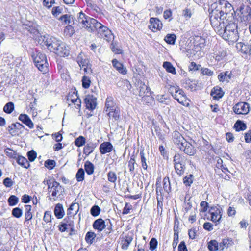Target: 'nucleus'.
<instances>
[{
    "label": "nucleus",
    "mask_w": 251,
    "mask_h": 251,
    "mask_svg": "<svg viewBox=\"0 0 251 251\" xmlns=\"http://www.w3.org/2000/svg\"><path fill=\"white\" fill-rule=\"evenodd\" d=\"M173 162L174 165L184 163L183 161L182 156L179 153H176L175 155V156H174Z\"/></svg>",
    "instance_id": "603ef678"
},
{
    "label": "nucleus",
    "mask_w": 251,
    "mask_h": 251,
    "mask_svg": "<svg viewBox=\"0 0 251 251\" xmlns=\"http://www.w3.org/2000/svg\"><path fill=\"white\" fill-rule=\"evenodd\" d=\"M237 48H240V50L241 52L244 53H247L248 51V50L249 49L250 47L247 45L243 44L242 43H239L237 45Z\"/></svg>",
    "instance_id": "5fc2aeb1"
},
{
    "label": "nucleus",
    "mask_w": 251,
    "mask_h": 251,
    "mask_svg": "<svg viewBox=\"0 0 251 251\" xmlns=\"http://www.w3.org/2000/svg\"><path fill=\"white\" fill-rule=\"evenodd\" d=\"M135 164V160L134 159V155H132L131 157L130 158V159L128 161V168L129 171L131 172H132L134 170V165Z\"/></svg>",
    "instance_id": "6e6d98bb"
},
{
    "label": "nucleus",
    "mask_w": 251,
    "mask_h": 251,
    "mask_svg": "<svg viewBox=\"0 0 251 251\" xmlns=\"http://www.w3.org/2000/svg\"><path fill=\"white\" fill-rule=\"evenodd\" d=\"M163 66L168 72L171 73L173 74H176L175 68L170 62L167 61L164 62L163 63Z\"/></svg>",
    "instance_id": "4c0bfd02"
},
{
    "label": "nucleus",
    "mask_w": 251,
    "mask_h": 251,
    "mask_svg": "<svg viewBox=\"0 0 251 251\" xmlns=\"http://www.w3.org/2000/svg\"><path fill=\"white\" fill-rule=\"evenodd\" d=\"M63 221H64V222H62L58 226L59 230L61 232H64L67 229V224L66 222H67L66 218H65L63 220Z\"/></svg>",
    "instance_id": "774afa93"
},
{
    "label": "nucleus",
    "mask_w": 251,
    "mask_h": 251,
    "mask_svg": "<svg viewBox=\"0 0 251 251\" xmlns=\"http://www.w3.org/2000/svg\"><path fill=\"white\" fill-rule=\"evenodd\" d=\"M107 179L109 182L115 183L117 179L116 174L114 172L109 171L107 174Z\"/></svg>",
    "instance_id": "a18cd8bd"
},
{
    "label": "nucleus",
    "mask_w": 251,
    "mask_h": 251,
    "mask_svg": "<svg viewBox=\"0 0 251 251\" xmlns=\"http://www.w3.org/2000/svg\"><path fill=\"white\" fill-rule=\"evenodd\" d=\"M138 91L139 96L142 98L143 100H145L146 99H148V100H152L150 89L145 83L141 82L139 84Z\"/></svg>",
    "instance_id": "6e6552de"
},
{
    "label": "nucleus",
    "mask_w": 251,
    "mask_h": 251,
    "mask_svg": "<svg viewBox=\"0 0 251 251\" xmlns=\"http://www.w3.org/2000/svg\"><path fill=\"white\" fill-rule=\"evenodd\" d=\"M25 220L26 221H29L32 218V214L31 212V206L29 205H25Z\"/></svg>",
    "instance_id": "a19ab883"
},
{
    "label": "nucleus",
    "mask_w": 251,
    "mask_h": 251,
    "mask_svg": "<svg viewBox=\"0 0 251 251\" xmlns=\"http://www.w3.org/2000/svg\"><path fill=\"white\" fill-rule=\"evenodd\" d=\"M45 45L47 46L48 49L51 52H54L56 48L58 47V44L60 42L54 37H44L43 39Z\"/></svg>",
    "instance_id": "1a4fd4ad"
},
{
    "label": "nucleus",
    "mask_w": 251,
    "mask_h": 251,
    "mask_svg": "<svg viewBox=\"0 0 251 251\" xmlns=\"http://www.w3.org/2000/svg\"><path fill=\"white\" fill-rule=\"evenodd\" d=\"M224 94L222 88L218 86L214 87L211 92V95L215 100H218L221 98Z\"/></svg>",
    "instance_id": "b1692460"
},
{
    "label": "nucleus",
    "mask_w": 251,
    "mask_h": 251,
    "mask_svg": "<svg viewBox=\"0 0 251 251\" xmlns=\"http://www.w3.org/2000/svg\"><path fill=\"white\" fill-rule=\"evenodd\" d=\"M172 139L174 143L176 144L178 148H180L182 144H183L186 140L182 135L177 131H175L172 133Z\"/></svg>",
    "instance_id": "f3484780"
},
{
    "label": "nucleus",
    "mask_w": 251,
    "mask_h": 251,
    "mask_svg": "<svg viewBox=\"0 0 251 251\" xmlns=\"http://www.w3.org/2000/svg\"><path fill=\"white\" fill-rule=\"evenodd\" d=\"M55 164L54 160L48 159L45 162V166L51 170L55 167Z\"/></svg>",
    "instance_id": "4d7b16f0"
},
{
    "label": "nucleus",
    "mask_w": 251,
    "mask_h": 251,
    "mask_svg": "<svg viewBox=\"0 0 251 251\" xmlns=\"http://www.w3.org/2000/svg\"><path fill=\"white\" fill-rule=\"evenodd\" d=\"M120 110L118 108L115 110H111L107 113L108 116L111 118L112 117L115 120H118L120 118Z\"/></svg>",
    "instance_id": "58836bf2"
},
{
    "label": "nucleus",
    "mask_w": 251,
    "mask_h": 251,
    "mask_svg": "<svg viewBox=\"0 0 251 251\" xmlns=\"http://www.w3.org/2000/svg\"><path fill=\"white\" fill-rule=\"evenodd\" d=\"M111 49L112 51L115 54H122V50L120 48H119L118 45L116 43H112L111 44Z\"/></svg>",
    "instance_id": "864d4df0"
},
{
    "label": "nucleus",
    "mask_w": 251,
    "mask_h": 251,
    "mask_svg": "<svg viewBox=\"0 0 251 251\" xmlns=\"http://www.w3.org/2000/svg\"><path fill=\"white\" fill-rule=\"evenodd\" d=\"M221 23L220 25H212L218 34L228 42H235L239 39L237 25L234 23Z\"/></svg>",
    "instance_id": "f03ea898"
},
{
    "label": "nucleus",
    "mask_w": 251,
    "mask_h": 251,
    "mask_svg": "<svg viewBox=\"0 0 251 251\" xmlns=\"http://www.w3.org/2000/svg\"><path fill=\"white\" fill-rule=\"evenodd\" d=\"M150 25L149 27L152 30L153 29L160 30L162 27V24L161 21L157 18H151L150 20Z\"/></svg>",
    "instance_id": "6ab92c4d"
},
{
    "label": "nucleus",
    "mask_w": 251,
    "mask_h": 251,
    "mask_svg": "<svg viewBox=\"0 0 251 251\" xmlns=\"http://www.w3.org/2000/svg\"><path fill=\"white\" fill-rule=\"evenodd\" d=\"M19 120L22 121L24 124L28 126L30 128H33L34 127V125L33 122L31 121L30 118L25 114H21L19 115Z\"/></svg>",
    "instance_id": "393cba45"
},
{
    "label": "nucleus",
    "mask_w": 251,
    "mask_h": 251,
    "mask_svg": "<svg viewBox=\"0 0 251 251\" xmlns=\"http://www.w3.org/2000/svg\"><path fill=\"white\" fill-rule=\"evenodd\" d=\"M211 216V220L213 222H219L222 218V208L220 206L211 207L209 211Z\"/></svg>",
    "instance_id": "9b49d317"
},
{
    "label": "nucleus",
    "mask_w": 251,
    "mask_h": 251,
    "mask_svg": "<svg viewBox=\"0 0 251 251\" xmlns=\"http://www.w3.org/2000/svg\"><path fill=\"white\" fill-rule=\"evenodd\" d=\"M238 15L242 21L248 22L251 20V8L248 5H241L239 8Z\"/></svg>",
    "instance_id": "0eeeda50"
},
{
    "label": "nucleus",
    "mask_w": 251,
    "mask_h": 251,
    "mask_svg": "<svg viewBox=\"0 0 251 251\" xmlns=\"http://www.w3.org/2000/svg\"><path fill=\"white\" fill-rule=\"evenodd\" d=\"M106 226V222L101 218L96 220L93 224V227L99 232L102 231Z\"/></svg>",
    "instance_id": "aec40b11"
},
{
    "label": "nucleus",
    "mask_w": 251,
    "mask_h": 251,
    "mask_svg": "<svg viewBox=\"0 0 251 251\" xmlns=\"http://www.w3.org/2000/svg\"><path fill=\"white\" fill-rule=\"evenodd\" d=\"M233 244V241L231 239H224L219 244V250H223L224 248H227L230 247Z\"/></svg>",
    "instance_id": "cd10ccee"
},
{
    "label": "nucleus",
    "mask_w": 251,
    "mask_h": 251,
    "mask_svg": "<svg viewBox=\"0 0 251 251\" xmlns=\"http://www.w3.org/2000/svg\"><path fill=\"white\" fill-rule=\"evenodd\" d=\"M163 189L168 194L171 192L170 181L168 176H166L163 178Z\"/></svg>",
    "instance_id": "f704fd0d"
},
{
    "label": "nucleus",
    "mask_w": 251,
    "mask_h": 251,
    "mask_svg": "<svg viewBox=\"0 0 251 251\" xmlns=\"http://www.w3.org/2000/svg\"><path fill=\"white\" fill-rule=\"evenodd\" d=\"M100 212V209L98 205L93 206L90 210L91 215L94 217L98 216Z\"/></svg>",
    "instance_id": "3c124183"
},
{
    "label": "nucleus",
    "mask_w": 251,
    "mask_h": 251,
    "mask_svg": "<svg viewBox=\"0 0 251 251\" xmlns=\"http://www.w3.org/2000/svg\"><path fill=\"white\" fill-rule=\"evenodd\" d=\"M79 209V204L76 203H72L70 207L68 208V210L70 211H73L75 210V213L73 214L74 215H75L77 212H78Z\"/></svg>",
    "instance_id": "338daca9"
},
{
    "label": "nucleus",
    "mask_w": 251,
    "mask_h": 251,
    "mask_svg": "<svg viewBox=\"0 0 251 251\" xmlns=\"http://www.w3.org/2000/svg\"><path fill=\"white\" fill-rule=\"evenodd\" d=\"M59 20L63 22L65 24L72 25H75V22L73 17L69 15L65 14L61 16Z\"/></svg>",
    "instance_id": "bb28decb"
},
{
    "label": "nucleus",
    "mask_w": 251,
    "mask_h": 251,
    "mask_svg": "<svg viewBox=\"0 0 251 251\" xmlns=\"http://www.w3.org/2000/svg\"><path fill=\"white\" fill-rule=\"evenodd\" d=\"M179 149L189 155H193L196 153L195 147L189 142L186 141L181 145Z\"/></svg>",
    "instance_id": "2eb2a0df"
},
{
    "label": "nucleus",
    "mask_w": 251,
    "mask_h": 251,
    "mask_svg": "<svg viewBox=\"0 0 251 251\" xmlns=\"http://www.w3.org/2000/svg\"><path fill=\"white\" fill-rule=\"evenodd\" d=\"M77 61L79 66L82 68L84 72L88 73H92V70L90 67V64L89 63V60L84 56L83 58V55L80 53L77 58Z\"/></svg>",
    "instance_id": "9d476101"
},
{
    "label": "nucleus",
    "mask_w": 251,
    "mask_h": 251,
    "mask_svg": "<svg viewBox=\"0 0 251 251\" xmlns=\"http://www.w3.org/2000/svg\"><path fill=\"white\" fill-rule=\"evenodd\" d=\"M46 182L48 192L51 193V196L53 197V200L56 201L58 196L62 194L64 188L60 185L59 183L54 180H47Z\"/></svg>",
    "instance_id": "20e7f679"
},
{
    "label": "nucleus",
    "mask_w": 251,
    "mask_h": 251,
    "mask_svg": "<svg viewBox=\"0 0 251 251\" xmlns=\"http://www.w3.org/2000/svg\"><path fill=\"white\" fill-rule=\"evenodd\" d=\"M158 242L156 238H152L151 239V241H150V249L151 251L154 250L157 246Z\"/></svg>",
    "instance_id": "bf43d9fd"
},
{
    "label": "nucleus",
    "mask_w": 251,
    "mask_h": 251,
    "mask_svg": "<svg viewBox=\"0 0 251 251\" xmlns=\"http://www.w3.org/2000/svg\"><path fill=\"white\" fill-rule=\"evenodd\" d=\"M96 237V234L94 232L89 231L86 233L85 239L87 243L92 244Z\"/></svg>",
    "instance_id": "e433bc0d"
},
{
    "label": "nucleus",
    "mask_w": 251,
    "mask_h": 251,
    "mask_svg": "<svg viewBox=\"0 0 251 251\" xmlns=\"http://www.w3.org/2000/svg\"><path fill=\"white\" fill-rule=\"evenodd\" d=\"M140 156H141V160L142 167L144 170H147L148 168V165L147 163V159L149 157V155H146L143 151H142L140 152Z\"/></svg>",
    "instance_id": "72a5a7b5"
},
{
    "label": "nucleus",
    "mask_w": 251,
    "mask_h": 251,
    "mask_svg": "<svg viewBox=\"0 0 251 251\" xmlns=\"http://www.w3.org/2000/svg\"><path fill=\"white\" fill-rule=\"evenodd\" d=\"M234 112L237 114H248L250 111L249 104L246 102H239L233 108Z\"/></svg>",
    "instance_id": "f8f14e48"
},
{
    "label": "nucleus",
    "mask_w": 251,
    "mask_h": 251,
    "mask_svg": "<svg viewBox=\"0 0 251 251\" xmlns=\"http://www.w3.org/2000/svg\"><path fill=\"white\" fill-rule=\"evenodd\" d=\"M165 41L168 44H174L176 40V36L175 34H168L164 38Z\"/></svg>",
    "instance_id": "c03bdc74"
},
{
    "label": "nucleus",
    "mask_w": 251,
    "mask_h": 251,
    "mask_svg": "<svg viewBox=\"0 0 251 251\" xmlns=\"http://www.w3.org/2000/svg\"><path fill=\"white\" fill-rule=\"evenodd\" d=\"M200 70L203 75L211 76L213 74V72L208 68H203L201 67Z\"/></svg>",
    "instance_id": "0e129e2a"
},
{
    "label": "nucleus",
    "mask_w": 251,
    "mask_h": 251,
    "mask_svg": "<svg viewBox=\"0 0 251 251\" xmlns=\"http://www.w3.org/2000/svg\"><path fill=\"white\" fill-rule=\"evenodd\" d=\"M64 33L70 36H72L74 33V30L72 25H69L66 26L64 29Z\"/></svg>",
    "instance_id": "69168bd1"
},
{
    "label": "nucleus",
    "mask_w": 251,
    "mask_h": 251,
    "mask_svg": "<svg viewBox=\"0 0 251 251\" xmlns=\"http://www.w3.org/2000/svg\"><path fill=\"white\" fill-rule=\"evenodd\" d=\"M24 128L25 127L23 125L17 122L9 126L8 127V130L10 134L12 136H14L17 133V130H21L22 128Z\"/></svg>",
    "instance_id": "5701e85b"
},
{
    "label": "nucleus",
    "mask_w": 251,
    "mask_h": 251,
    "mask_svg": "<svg viewBox=\"0 0 251 251\" xmlns=\"http://www.w3.org/2000/svg\"><path fill=\"white\" fill-rule=\"evenodd\" d=\"M96 147V145L93 143H90L87 144L84 148V153L87 155H88L93 152L94 149Z\"/></svg>",
    "instance_id": "473e14b6"
},
{
    "label": "nucleus",
    "mask_w": 251,
    "mask_h": 251,
    "mask_svg": "<svg viewBox=\"0 0 251 251\" xmlns=\"http://www.w3.org/2000/svg\"><path fill=\"white\" fill-rule=\"evenodd\" d=\"M208 248L210 251H216L219 249V244L215 240H211L208 243Z\"/></svg>",
    "instance_id": "c9c22d12"
},
{
    "label": "nucleus",
    "mask_w": 251,
    "mask_h": 251,
    "mask_svg": "<svg viewBox=\"0 0 251 251\" xmlns=\"http://www.w3.org/2000/svg\"><path fill=\"white\" fill-rule=\"evenodd\" d=\"M156 199L158 203L163 200V190L159 186L156 188Z\"/></svg>",
    "instance_id": "09e8293b"
},
{
    "label": "nucleus",
    "mask_w": 251,
    "mask_h": 251,
    "mask_svg": "<svg viewBox=\"0 0 251 251\" xmlns=\"http://www.w3.org/2000/svg\"><path fill=\"white\" fill-rule=\"evenodd\" d=\"M118 108L119 107L114 102V99L112 97H109L106 99L105 104V108L106 109V111L109 112L111 110H115V109Z\"/></svg>",
    "instance_id": "412c9836"
},
{
    "label": "nucleus",
    "mask_w": 251,
    "mask_h": 251,
    "mask_svg": "<svg viewBox=\"0 0 251 251\" xmlns=\"http://www.w3.org/2000/svg\"><path fill=\"white\" fill-rule=\"evenodd\" d=\"M210 20L212 25H220L221 23L227 22V18L232 15L231 12L233 7L226 0H219L211 5Z\"/></svg>",
    "instance_id": "f257e3e1"
},
{
    "label": "nucleus",
    "mask_w": 251,
    "mask_h": 251,
    "mask_svg": "<svg viewBox=\"0 0 251 251\" xmlns=\"http://www.w3.org/2000/svg\"><path fill=\"white\" fill-rule=\"evenodd\" d=\"M27 157L29 160L32 162L36 159L37 153L34 151L31 150L27 152Z\"/></svg>",
    "instance_id": "052dcab7"
},
{
    "label": "nucleus",
    "mask_w": 251,
    "mask_h": 251,
    "mask_svg": "<svg viewBox=\"0 0 251 251\" xmlns=\"http://www.w3.org/2000/svg\"><path fill=\"white\" fill-rule=\"evenodd\" d=\"M54 214L58 219H61L64 215V211L62 204L60 203L57 204L54 208Z\"/></svg>",
    "instance_id": "a878e982"
},
{
    "label": "nucleus",
    "mask_w": 251,
    "mask_h": 251,
    "mask_svg": "<svg viewBox=\"0 0 251 251\" xmlns=\"http://www.w3.org/2000/svg\"><path fill=\"white\" fill-rule=\"evenodd\" d=\"M87 109L93 110L97 106V98L93 95H87L84 99Z\"/></svg>",
    "instance_id": "4468645a"
},
{
    "label": "nucleus",
    "mask_w": 251,
    "mask_h": 251,
    "mask_svg": "<svg viewBox=\"0 0 251 251\" xmlns=\"http://www.w3.org/2000/svg\"><path fill=\"white\" fill-rule=\"evenodd\" d=\"M90 23L91 25L89 27L88 32H96L99 37L103 38L108 42L113 38L111 30L106 26L98 22L96 19L91 20Z\"/></svg>",
    "instance_id": "7ed1b4c3"
},
{
    "label": "nucleus",
    "mask_w": 251,
    "mask_h": 251,
    "mask_svg": "<svg viewBox=\"0 0 251 251\" xmlns=\"http://www.w3.org/2000/svg\"><path fill=\"white\" fill-rule=\"evenodd\" d=\"M14 108V103L12 102H8L4 107L3 110L6 113H11Z\"/></svg>",
    "instance_id": "de8ad7c7"
},
{
    "label": "nucleus",
    "mask_w": 251,
    "mask_h": 251,
    "mask_svg": "<svg viewBox=\"0 0 251 251\" xmlns=\"http://www.w3.org/2000/svg\"><path fill=\"white\" fill-rule=\"evenodd\" d=\"M17 162L21 166L24 167L25 168H28L29 166V163L28 160L24 157L22 156H18L16 158Z\"/></svg>",
    "instance_id": "c756f323"
},
{
    "label": "nucleus",
    "mask_w": 251,
    "mask_h": 251,
    "mask_svg": "<svg viewBox=\"0 0 251 251\" xmlns=\"http://www.w3.org/2000/svg\"><path fill=\"white\" fill-rule=\"evenodd\" d=\"M43 220L46 223L51 222V214L50 211H47L45 212Z\"/></svg>",
    "instance_id": "e2e57ef3"
},
{
    "label": "nucleus",
    "mask_w": 251,
    "mask_h": 251,
    "mask_svg": "<svg viewBox=\"0 0 251 251\" xmlns=\"http://www.w3.org/2000/svg\"><path fill=\"white\" fill-rule=\"evenodd\" d=\"M84 171L82 168L78 169L76 174V178L77 181L78 182L82 181L84 178Z\"/></svg>",
    "instance_id": "49530a36"
},
{
    "label": "nucleus",
    "mask_w": 251,
    "mask_h": 251,
    "mask_svg": "<svg viewBox=\"0 0 251 251\" xmlns=\"http://www.w3.org/2000/svg\"><path fill=\"white\" fill-rule=\"evenodd\" d=\"M84 168L86 172L89 175H91L94 173V165L89 161H87L84 164Z\"/></svg>",
    "instance_id": "2f4dec72"
},
{
    "label": "nucleus",
    "mask_w": 251,
    "mask_h": 251,
    "mask_svg": "<svg viewBox=\"0 0 251 251\" xmlns=\"http://www.w3.org/2000/svg\"><path fill=\"white\" fill-rule=\"evenodd\" d=\"M173 98L183 105L187 106L189 104L187 102L186 96L182 89H180L176 94H174Z\"/></svg>",
    "instance_id": "a211bd4d"
},
{
    "label": "nucleus",
    "mask_w": 251,
    "mask_h": 251,
    "mask_svg": "<svg viewBox=\"0 0 251 251\" xmlns=\"http://www.w3.org/2000/svg\"><path fill=\"white\" fill-rule=\"evenodd\" d=\"M234 127L237 131L244 130L247 127L246 124L240 120H238L235 123Z\"/></svg>",
    "instance_id": "ea45409f"
},
{
    "label": "nucleus",
    "mask_w": 251,
    "mask_h": 251,
    "mask_svg": "<svg viewBox=\"0 0 251 251\" xmlns=\"http://www.w3.org/2000/svg\"><path fill=\"white\" fill-rule=\"evenodd\" d=\"M192 176L193 175L190 174L183 178V183L186 186H190L193 183Z\"/></svg>",
    "instance_id": "13d9d810"
},
{
    "label": "nucleus",
    "mask_w": 251,
    "mask_h": 251,
    "mask_svg": "<svg viewBox=\"0 0 251 251\" xmlns=\"http://www.w3.org/2000/svg\"><path fill=\"white\" fill-rule=\"evenodd\" d=\"M174 168L177 175L181 176L184 173L185 170V164L184 163L175 164Z\"/></svg>",
    "instance_id": "7c9ffc66"
},
{
    "label": "nucleus",
    "mask_w": 251,
    "mask_h": 251,
    "mask_svg": "<svg viewBox=\"0 0 251 251\" xmlns=\"http://www.w3.org/2000/svg\"><path fill=\"white\" fill-rule=\"evenodd\" d=\"M120 238L121 239V245L122 249L127 250L133 239V234L132 232H128L126 235H124L123 233L121 235Z\"/></svg>",
    "instance_id": "ddd939ff"
},
{
    "label": "nucleus",
    "mask_w": 251,
    "mask_h": 251,
    "mask_svg": "<svg viewBox=\"0 0 251 251\" xmlns=\"http://www.w3.org/2000/svg\"><path fill=\"white\" fill-rule=\"evenodd\" d=\"M90 79L86 76H84L82 78V86L85 88V89H87L88 88H89V87L90 86Z\"/></svg>",
    "instance_id": "680f3d73"
},
{
    "label": "nucleus",
    "mask_w": 251,
    "mask_h": 251,
    "mask_svg": "<svg viewBox=\"0 0 251 251\" xmlns=\"http://www.w3.org/2000/svg\"><path fill=\"white\" fill-rule=\"evenodd\" d=\"M95 19L91 18L86 15L83 12H81L78 13L77 17V19L75 20V25H79L82 27H84L88 31L89 26L91 25L90 22L91 20H94Z\"/></svg>",
    "instance_id": "423d86ee"
},
{
    "label": "nucleus",
    "mask_w": 251,
    "mask_h": 251,
    "mask_svg": "<svg viewBox=\"0 0 251 251\" xmlns=\"http://www.w3.org/2000/svg\"><path fill=\"white\" fill-rule=\"evenodd\" d=\"M32 57L36 66L42 72H45L47 70L48 65L46 56L38 51H36L35 53L32 55Z\"/></svg>",
    "instance_id": "39448f33"
},
{
    "label": "nucleus",
    "mask_w": 251,
    "mask_h": 251,
    "mask_svg": "<svg viewBox=\"0 0 251 251\" xmlns=\"http://www.w3.org/2000/svg\"><path fill=\"white\" fill-rule=\"evenodd\" d=\"M53 52L61 57L67 56L69 54V50L65 44L61 41Z\"/></svg>",
    "instance_id": "dca6fc26"
},
{
    "label": "nucleus",
    "mask_w": 251,
    "mask_h": 251,
    "mask_svg": "<svg viewBox=\"0 0 251 251\" xmlns=\"http://www.w3.org/2000/svg\"><path fill=\"white\" fill-rule=\"evenodd\" d=\"M113 149V146L109 142H104L100 146V152L102 154H106L110 152Z\"/></svg>",
    "instance_id": "4be33fe9"
},
{
    "label": "nucleus",
    "mask_w": 251,
    "mask_h": 251,
    "mask_svg": "<svg viewBox=\"0 0 251 251\" xmlns=\"http://www.w3.org/2000/svg\"><path fill=\"white\" fill-rule=\"evenodd\" d=\"M7 201L9 206H13L18 203L19 198L15 195H11L8 198Z\"/></svg>",
    "instance_id": "79ce46f5"
},
{
    "label": "nucleus",
    "mask_w": 251,
    "mask_h": 251,
    "mask_svg": "<svg viewBox=\"0 0 251 251\" xmlns=\"http://www.w3.org/2000/svg\"><path fill=\"white\" fill-rule=\"evenodd\" d=\"M85 138L82 136H80L75 141V144L77 147H81L85 143Z\"/></svg>",
    "instance_id": "8fccbe9b"
},
{
    "label": "nucleus",
    "mask_w": 251,
    "mask_h": 251,
    "mask_svg": "<svg viewBox=\"0 0 251 251\" xmlns=\"http://www.w3.org/2000/svg\"><path fill=\"white\" fill-rule=\"evenodd\" d=\"M112 64L113 66L120 73L122 74H126V70L124 68L122 64L118 62L116 59H113L112 60Z\"/></svg>",
    "instance_id": "c85d7f7f"
},
{
    "label": "nucleus",
    "mask_w": 251,
    "mask_h": 251,
    "mask_svg": "<svg viewBox=\"0 0 251 251\" xmlns=\"http://www.w3.org/2000/svg\"><path fill=\"white\" fill-rule=\"evenodd\" d=\"M11 214L14 217L20 218L22 216L23 211L22 209L16 207L12 209Z\"/></svg>",
    "instance_id": "37998d69"
}]
</instances>
